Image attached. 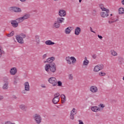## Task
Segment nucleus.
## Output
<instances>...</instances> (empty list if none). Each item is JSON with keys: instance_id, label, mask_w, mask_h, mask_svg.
Wrapping results in <instances>:
<instances>
[{"instance_id": "obj_1", "label": "nucleus", "mask_w": 124, "mask_h": 124, "mask_svg": "<svg viewBox=\"0 0 124 124\" xmlns=\"http://www.w3.org/2000/svg\"><path fill=\"white\" fill-rule=\"evenodd\" d=\"M45 69L48 74H51L57 71V66L54 62L46 64L45 66Z\"/></svg>"}, {"instance_id": "obj_2", "label": "nucleus", "mask_w": 124, "mask_h": 124, "mask_svg": "<svg viewBox=\"0 0 124 124\" xmlns=\"http://www.w3.org/2000/svg\"><path fill=\"white\" fill-rule=\"evenodd\" d=\"M66 62H67V63L68 64H71V63H75L77 62V60L76 58L73 56H71V57L69 56L66 57L65 58Z\"/></svg>"}, {"instance_id": "obj_3", "label": "nucleus", "mask_w": 124, "mask_h": 124, "mask_svg": "<svg viewBox=\"0 0 124 124\" xmlns=\"http://www.w3.org/2000/svg\"><path fill=\"white\" fill-rule=\"evenodd\" d=\"M34 120L35 121L36 123L40 124L42 122V118L39 114L36 113L33 116Z\"/></svg>"}, {"instance_id": "obj_4", "label": "nucleus", "mask_w": 124, "mask_h": 124, "mask_svg": "<svg viewBox=\"0 0 124 124\" xmlns=\"http://www.w3.org/2000/svg\"><path fill=\"white\" fill-rule=\"evenodd\" d=\"M10 11L11 12H16V13H20L22 12V9L19 7L16 6L11 7L9 8Z\"/></svg>"}, {"instance_id": "obj_5", "label": "nucleus", "mask_w": 124, "mask_h": 124, "mask_svg": "<svg viewBox=\"0 0 124 124\" xmlns=\"http://www.w3.org/2000/svg\"><path fill=\"white\" fill-rule=\"evenodd\" d=\"M48 82L52 84L53 87H57V78L55 77H51L48 78Z\"/></svg>"}, {"instance_id": "obj_6", "label": "nucleus", "mask_w": 124, "mask_h": 124, "mask_svg": "<svg viewBox=\"0 0 124 124\" xmlns=\"http://www.w3.org/2000/svg\"><path fill=\"white\" fill-rule=\"evenodd\" d=\"M105 12H102L100 13V16L102 18H106L109 16V9L106 10L105 11H103Z\"/></svg>"}, {"instance_id": "obj_7", "label": "nucleus", "mask_w": 124, "mask_h": 124, "mask_svg": "<svg viewBox=\"0 0 124 124\" xmlns=\"http://www.w3.org/2000/svg\"><path fill=\"white\" fill-rule=\"evenodd\" d=\"M90 91L93 93H95L98 92V89L95 86H92L90 88Z\"/></svg>"}, {"instance_id": "obj_8", "label": "nucleus", "mask_w": 124, "mask_h": 124, "mask_svg": "<svg viewBox=\"0 0 124 124\" xmlns=\"http://www.w3.org/2000/svg\"><path fill=\"white\" fill-rule=\"evenodd\" d=\"M55 61V57H52L50 58H49L47 59L46 61H44V63H46L47 62V63H53V62Z\"/></svg>"}, {"instance_id": "obj_9", "label": "nucleus", "mask_w": 124, "mask_h": 124, "mask_svg": "<svg viewBox=\"0 0 124 124\" xmlns=\"http://www.w3.org/2000/svg\"><path fill=\"white\" fill-rule=\"evenodd\" d=\"M59 15L60 17H65L66 15V12L64 10H60L59 11Z\"/></svg>"}, {"instance_id": "obj_10", "label": "nucleus", "mask_w": 124, "mask_h": 124, "mask_svg": "<svg viewBox=\"0 0 124 124\" xmlns=\"http://www.w3.org/2000/svg\"><path fill=\"white\" fill-rule=\"evenodd\" d=\"M16 38L18 43H20V44H24V39L22 38L19 35H16Z\"/></svg>"}, {"instance_id": "obj_11", "label": "nucleus", "mask_w": 124, "mask_h": 124, "mask_svg": "<svg viewBox=\"0 0 124 124\" xmlns=\"http://www.w3.org/2000/svg\"><path fill=\"white\" fill-rule=\"evenodd\" d=\"M11 75H15L17 73V68L16 67H13L10 70Z\"/></svg>"}, {"instance_id": "obj_12", "label": "nucleus", "mask_w": 124, "mask_h": 124, "mask_svg": "<svg viewBox=\"0 0 124 124\" xmlns=\"http://www.w3.org/2000/svg\"><path fill=\"white\" fill-rule=\"evenodd\" d=\"M11 24L13 28H17L19 26L18 22L15 20H11Z\"/></svg>"}, {"instance_id": "obj_13", "label": "nucleus", "mask_w": 124, "mask_h": 124, "mask_svg": "<svg viewBox=\"0 0 124 124\" xmlns=\"http://www.w3.org/2000/svg\"><path fill=\"white\" fill-rule=\"evenodd\" d=\"M81 33V28L80 27H76L75 29V34L79 35Z\"/></svg>"}, {"instance_id": "obj_14", "label": "nucleus", "mask_w": 124, "mask_h": 124, "mask_svg": "<svg viewBox=\"0 0 124 124\" xmlns=\"http://www.w3.org/2000/svg\"><path fill=\"white\" fill-rule=\"evenodd\" d=\"M91 110L93 112H95V113L100 111V108L96 106H93L91 107Z\"/></svg>"}, {"instance_id": "obj_15", "label": "nucleus", "mask_w": 124, "mask_h": 124, "mask_svg": "<svg viewBox=\"0 0 124 124\" xmlns=\"http://www.w3.org/2000/svg\"><path fill=\"white\" fill-rule=\"evenodd\" d=\"M24 89L27 90V91H30V84L29 83V82L27 81L25 82L24 83Z\"/></svg>"}, {"instance_id": "obj_16", "label": "nucleus", "mask_w": 124, "mask_h": 124, "mask_svg": "<svg viewBox=\"0 0 124 124\" xmlns=\"http://www.w3.org/2000/svg\"><path fill=\"white\" fill-rule=\"evenodd\" d=\"M19 108L22 111H24V112H26L27 109H28V108L27 106L24 104H21L19 105Z\"/></svg>"}, {"instance_id": "obj_17", "label": "nucleus", "mask_w": 124, "mask_h": 124, "mask_svg": "<svg viewBox=\"0 0 124 124\" xmlns=\"http://www.w3.org/2000/svg\"><path fill=\"white\" fill-rule=\"evenodd\" d=\"M53 27L55 29H59L60 27H61V24L59 23L57 20L54 21V23L53 24Z\"/></svg>"}, {"instance_id": "obj_18", "label": "nucleus", "mask_w": 124, "mask_h": 124, "mask_svg": "<svg viewBox=\"0 0 124 124\" xmlns=\"http://www.w3.org/2000/svg\"><path fill=\"white\" fill-rule=\"evenodd\" d=\"M57 22L59 23V24H62L64 22V18L63 17H58L57 18Z\"/></svg>"}, {"instance_id": "obj_19", "label": "nucleus", "mask_w": 124, "mask_h": 124, "mask_svg": "<svg viewBox=\"0 0 124 124\" xmlns=\"http://www.w3.org/2000/svg\"><path fill=\"white\" fill-rule=\"evenodd\" d=\"M64 32L66 34H69L71 32V27H69L65 29Z\"/></svg>"}, {"instance_id": "obj_20", "label": "nucleus", "mask_w": 124, "mask_h": 124, "mask_svg": "<svg viewBox=\"0 0 124 124\" xmlns=\"http://www.w3.org/2000/svg\"><path fill=\"white\" fill-rule=\"evenodd\" d=\"M61 97L62 99V103L63 104V103H65V101H66V97H65V94H61Z\"/></svg>"}, {"instance_id": "obj_21", "label": "nucleus", "mask_w": 124, "mask_h": 124, "mask_svg": "<svg viewBox=\"0 0 124 124\" xmlns=\"http://www.w3.org/2000/svg\"><path fill=\"white\" fill-rule=\"evenodd\" d=\"M35 42L36 43V44H39L40 43V39H39V35H36L35 36Z\"/></svg>"}, {"instance_id": "obj_22", "label": "nucleus", "mask_w": 124, "mask_h": 124, "mask_svg": "<svg viewBox=\"0 0 124 124\" xmlns=\"http://www.w3.org/2000/svg\"><path fill=\"white\" fill-rule=\"evenodd\" d=\"M60 101V98L54 97L52 99V102L54 104H58Z\"/></svg>"}, {"instance_id": "obj_23", "label": "nucleus", "mask_w": 124, "mask_h": 124, "mask_svg": "<svg viewBox=\"0 0 124 124\" xmlns=\"http://www.w3.org/2000/svg\"><path fill=\"white\" fill-rule=\"evenodd\" d=\"M31 15L30 14H25L22 17L23 21H25V20H27V19H29V18H30Z\"/></svg>"}, {"instance_id": "obj_24", "label": "nucleus", "mask_w": 124, "mask_h": 124, "mask_svg": "<svg viewBox=\"0 0 124 124\" xmlns=\"http://www.w3.org/2000/svg\"><path fill=\"white\" fill-rule=\"evenodd\" d=\"M45 44H46V45L50 46V45H54L55 43L52 42V41L51 40H47L45 42Z\"/></svg>"}, {"instance_id": "obj_25", "label": "nucleus", "mask_w": 124, "mask_h": 124, "mask_svg": "<svg viewBox=\"0 0 124 124\" xmlns=\"http://www.w3.org/2000/svg\"><path fill=\"white\" fill-rule=\"evenodd\" d=\"M110 53H111V54L113 57H116V56H118V53H117V52L115 51V50H110Z\"/></svg>"}, {"instance_id": "obj_26", "label": "nucleus", "mask_w": 124, "mask_h": 124, "mask_svg": "<svg viewBox=\"0 0 124 124\" xmlns=\"http://www.w3.org/2000/svg\"><path fill=\"white\" fill-rule=\"evenodd\" d=\"M99 7L101 9L102 11H104L106 10H107L108 9H106V8L104 7V5L102 4H100L99 5Z\"/></svg>"}, {"instance_id": "obj_27", "label": "nucleus", "mask_w": 124, "mask_h": 124, "mask_svg": "<svg viewBox=\"0 0 124 124\" xmlns=\"http://www.w3.org/2000/svg\"><path fill=\"white\" fill-rule=\"evenodd\" d=\"M83 65H88L89 64V60L87 59V57L85 58V60L83 61Z\"/></svg>"}, {"instance_id": "obj_28", "label": "nucleus", "mask_w": 124, "mask_h": 124, "mask_svg": "<svg viewBox=\"0 0 124 124\" xmlns=\"http://www.w3.org/2000/svg\"><path fill=\"white\" fill-rule=\"evenodd\" d=\"M16 21V22L18 23H22L24 20L23 19V18L22 17H19L18 18H17Z\"/></svg>"}, {"instance_id": "obj_29", "label": "nucleus", "mask_w": 124, "mask_h": 124, "mask_svg": "<svg viewBox=\"0 0 124 124\" xmlns=\"http://www.w3.org/2000/svg\"><path fill=\"white\" fill-rule=\"evenodd\" d=\"M3 90H7L8 89V82H6L2 86Z\"/></svg>"}, {"instance_id": "obj_30", "label": "nucleus", "mask_w": 124, "mask_h": 124, "mask_svg": "<svg viewBox=\"0 0 124 124\" xmlns=\"http://www.w3.org/2000/svg\"><path fill=\"white\" fill-rule=\"evenodd\" d=\"M71 114H72L73 115H76L77 114V110L75 108H73L72 110L71 111Z\"/></svg>"}, {"instance_id": "obj_31", "label": "nucleus", "mask_w": 124, "mask_h": 124, "mask_svg": "<svg viewBox=\"0 0 124 124\" xmlns=\"http://www.w3.org/2000/svg\"><path fill=\"white\" fill-rule=\"evenodd\" d=\"M119 14H124V8H120L119 9Z\"/></svg>"}, {"instance_id": "obj_32", "label": "nucleus", "mask_w": 124, "mask_h": 124, "mask_svg": "<svg viewBox=\"0 0 124 124\" xmlns=\"http://www.w3.org/2000/svg\"><path fill=\"white\" fill-rule=\"evenodd\" d=\"M68 78L70 81H72L73 80V75L72 74H69Z\"/></svg>"}, {"instance_id": "obj_33", "label": "nucleus", "mask_w": 124, "mask_h": 124, "mask_svg": "<svg viewBox=\"0 0 124 124\" xmlns=\"http://www.w3.org/2000/svg\"><path fill=\"white\" fill-rule=\"evenodd\" d=\"M99 70H100L99 69L98 65L95 66V67L94 68V71H95V72H97V71H99Z\"/></svg>"}, {"instance_id": "obj_34", "label": "nucleus", "mask_w": 124, "mask_h": 124, "mask_svg": "<svg viewBox=\"0 0 124 124\" xmlns=\"http://www.w3.org/2000/svg\"><path fill=\"white\" fill-rule=\"evenodd\" d=\"M13 35H14V31H12L11 33L7 34V36H8V37L13 36Z\"/></svg>"}, {"instance_id": "obj_35", "label": "nucleus", "mask_w": 124, "mask_h": 124, "mask_svg": "<svg viewBox=\"0 0 124 124\" xmlns=\"http://www.w3.org/2000/svg\"><path fill=\"white\" fill-rule=\"evenodd\" d=\"M58 86V87H62V82L61 81H57V86Z\"/></svg>"}, {"instance_id": "obj_36", "label": "nucleus", "mask_w": 124, "mask_h": 124, "mask_svg": "<svg viewBox=\"0 0 124 124\" xmlns=\"http://www.w3.org/2000/svg\"><path fill=\"white\" fill-rule=\"evenodd\" d=\"M19 36L21 37L23 39V38H26V37H27V35L24 33L20 34Z\"/></svg>"}, {"instance_id": "obj_37", "label": "nucleus", "mask_w": 124, "mask_h": 124, "mask_svg": "<svg viewBox=\"0 0 124 124\" xmlns=\"http://www.w3.org/2000/svg\"><path fill=\"white\" fill-rule=\"evenodd\" d=\"M99 75L100 76H105L106 75V74L103 72H100L99 73Z\"/></svg>"}, {"instance_id": "obj_38", "label": "nucleus", "mask_w": 124, "mask_h": 124, "mask_svg": "<svg viewBox=\"0 0 124 124\" xmlns=\"http://www.w3.org/2000/svg\"><path fill=\"white\" fill-rule=\"evenodd\" d=\"M98 66H99V68L100 70H102V69H103V68L104 67V66H103V64H102L98 65Z\"/></svg>"}, {"instance_id": "obj_39", "label": "nucleus", "mask_w": 124, "mask_h": 124, "mask_svg": "<svg viewBox=\"0 0 124 124\" xmlns=\"http://www.w3.org/2000/svg\"><path fill=\"white\" fill-rule=\"evenodd\" d=\"M60 96V93H56L54 95V97H56V98H60L59 96Z\"/></svg>"}, {"instance_id": "obj_40", "label": "nucleus", "mask_w": 124, "mask_h": 124, "mask_svg": "<svg viewBox=\"0 0 124 124\" xmlns=\"http://www.w3.org/2000/svg\"><path fill=\"white\" fill-rule=\"evenodd\" d=\"M75 115L74 114H72V113H70V118L71 119V120H74V116Z\"/></svg>"}, {"instance_id": "obj_41", "label": "nucleus", "mask_w": 124, "mask_h": 124, "mask_svg": "<svg viewBox=\"0 0 124 124\" xmlns=\"http://www.w3.org/2000/svg\"><path fill=\"white\" fill-rule=\"evenodd\" d=\"M27 92H29V90H27L24 89V90L22 91V93H23L24 94H26V93H27Z\"/></svg>"}, {"instance_id": "obj_42", "label": "nucleus", "mask_w": 124, "mask_h": 124, "mask_svg": "<svg viewBox=\"0 0 124 124\" xmlns=\"http://www.w3.org/2000/svg\"><path fill=\"white\" fill-rule=\"evenodd\" d=\"M8 80H9L8 78L7 77L4 78L3 80L5 82V83H7V81H8Z\"/></svg>"}, {"instance_id": "obj_43", "label": "nucleus", "mask_w": 124, "mask_h": 124, "mask_svg": "<svg viewBox=\"0 0 124 124\" xmlns=\"http://www.w3.org/2000/svg\"><path fill=\"white\" fill-rule=\"evenodd\" d=\"M98 107H101V108H104V107H105V105H104L103 104H101L98 105Z\"/></svg>"}, {"instance_id": "obj_44", "label": "nucleus", "mask_w": 124, "mask_h": 124, "mask_svg": "<svg viewBox=\"0 0 124 124\" xmlns=\"http://www.w3.org/2000/svg\"><path fill=\"white\" fill-rule=\"evenodd\" d=\"M96 15V11H95V10H93V16H95Z\"/></svg>"}, {"instance_id": "obj_45", "label": "nucleus", "mask_w": 124, "mask_h": 124, "mask_svg": "<svg viewBox=\"0 0 124 124\" xmlns=\"http://www.w3.org/2000/svg\"><path fill=\"white\" fill-rule=\"evenodd\" d=\"M92 58H93L94 59H95L96 58H97V55H96V54H93L92 55Z\"/></svg>"}, {"instance_id": "obj_46", "label": "nucleus", "mask_w": 124, "mask_h": 124, "mask_svg": "<svg viewBox=\"0 0 124 124\" xmlns=\"http://www.w3.org/2000/svg\"><path fill=\"white\" fill-rule=\"evenodd\" d=\"M17 83H18V80L17 79L14 80V85H17Z\"/></svg>"}, {"instance_id": "obj_47", "label": "nucleus", "mask_w": 124, "mask_h": 124, "mask_svg": "<svg viewBox=\"0 0 124 124\" xmlns=\"http://www.w3.org/2000/svg\"><path fill=\"white\" fill-rule=\"evenodd\" d=\"M46 57H47V54L43 55L42 57L43 60H45V59H46Z\"/></svg>"}, {"instance_id": "obj_48", "label": "nucleus", "mask_w": 124, "mask_h": 124, "mask_svg": "<svg viewBox=\"0 0 124 124\" xmlns=\"http://www.w3.org/2000/svg\"><path fill=\"white\" fill-rule=\"evenodd\" d=\"M2 53H3V51H2L1 49H0V58L1 57Z\"/></svg>"}, {"instance_id": "obj_49", "label": "nucleus", "mask_w": 124, "mask_h": 124, "mask_svg": "<svg viewBox=\"0 0 124 124\" xmlns=\"http://www.w3.org/2000/svg\"><path fill=\"white\" fill-rule=\"evenodd\" d=\"M98 38H99V39H100L101 40H102V38H103V37H102V36L100 35H98Z\"/></svg>"}, {"instance_id": "obj_50", "label": "nucleus", "mask_w": 124, "mask_h": 124, "mask_svg": "<svg viewBox=\"0 0 124 124\" xmlns=\"http://www.w3.org/2000/svg\"><path fill=\"white\" fill-rule=\"evenodd\" d=\"M90 31H91V32H93V33H95V32L93 30V28L92 27H90Z\"/></svg>"}, {"instance_id": "obj_51", "label": "nucleus", "mask_w": 124, "mask_h": 124, "mask_svg": "<svg viewBox=\"0 0 124 124\" xmlns=\"http://www.w3.org/2000/svg\"><path fill=\"white\" fill-rule=\"evenodd\" d=\"M79 124H84V123L82 120H78Z\"/></svg>"}, {"instance_id": "obj_52", "label": "nucleus", "mask_w": 124, "mask_h": 124, "mask_svg": "<svg viewBox=\"0 0 124 124\" xmlns=\"http://www.w3.org/2000/svg\"><path fill=\"white\" fill-rule=\"evenodd\" d=\"M17 78H18V76H16L14 77V80H17Z\"/></svg>"}, {"instance_id": "obj_53", "label": "nucleus", "mask_w": 124, "mask_h": 124, "mask_svg": "<svg viewBox=\"0 0 124 124\" xmlns=\"http://www.w3.org/2000/svg\"><path fill=\"white\" fill-rule=\"evenodd\" d=\"M2 99H3V96L0 95V101L2 100Z\"/></svg>"}, {"instance_id": "obj_54", "label": "nucleus", "mask_w": 124, "mask_h": 124, "mask_svg": "<svg viewBox=\"0 0 124 124\" xmlns=\"http://www.w3.org/2000/svg\"><path fill=\"white\" fill-rule=\"evenodd\" d=\"M41 87L42 88H46V86H45V85H43V84H42V85H41Z\"/></svg>"}, {"instance_id": "obj_55", "label": "nucleus", "mask_w": 124, "mask_h": 124, "mask_svg": "<svg viewBox=\"0 0 124 124\" xmlns=\"http://www.w3.org/2000/svg\"><path fill=\"white\" fill-rule=\"evenodd\" d=\"M114 21H108V23H109V24H112V23H114Z\"/></svg>"}, {"instance_id": "obj_56", "label": "nucleus", "mask_w": 124, "mask_h": 124, "mask_svg": "<svg viewBox=\"0 0 124 124\" xmlns=\"http://www.w3.org/2000/svg\"><path fill=\"white\" fill-rule=\"evenodd\" d=\"M21 2H25L27 0H19Z\"/></svg>"}, {"instance_id": "obj_57", "label": "nucleus", "mask_w": 124, "mask_h": 124, "mask_svg": "<svg viewBox=\"0 0 124 124\" xmlns=\"http://www.w3.org/2000/svg\"><path fill=\"white\" fill-rule=\"evenodd\" d=\"M13 98H15V99H16L17 98V97H16V95H13Z\"/></svg>"}, {"instance_id": "obj_58", "label": "nucleus", "mask_w": 124, "mask_h": 124, "mask_svg": "<svg viewBox=\"0 0 124 124\" xmlns=\"http://www.w3.org/2000/svg\"><path fill=\"white\" fill-rule=\"evenodd\" d=\"M122 3L123 4V5H124V0H122Z\"/></svg>"}, {"instance_id": "obj_59", "label": "nucleus", "mask_w": 124, "mask_h": 124, "mask_svg": "<svg viewBox=\"0 0 124 124\" xmlns=\"http://www.w3.org/2000/svg\"><path fill=\"white\" fill-rule=\"evenodd\" d=\"M120 59L121 61H124V58H123V57H120Z\"/></svg>"}, {"instance_id": "obj_60", "label": "nucleus", "mask_w": 124, "mask_h": 124, "mask_svg": "<svg viewBox=\"0 0 124 124\" xmlns=\"http://www.w3.org/2000/svg\"><path fill=\"white\" fill-rule=\"evenodd\" d=\"M82 2V0H79V2Z\"/></svg>"}, {"instance_id": "obj_61", "label": "nucleus", "mask_w": 124, "mask_h": 124, "mask_svg": "<svg viewBox=\"0 0 124 124\" xmlns=\"http://www.w3.org/2000/svg\"><path fill=\"white\" fill-rule=\"evenodd\" d=\"M117 21H118V19H116L115 21H114V22H117Z\"/></svg>"}, {"instance_id": "obj_62", "label": "nucleus", "mask_w": 124, "mask_h": 124, "mask_svg": "<svg viewBox=\"0 0 124 124\" xmlns=\"http://www.w3.org/2000/svg\"><path fill=\"white\" fill-rule=\"evenodd\" d=\"M123 80L124 81V76L123 78Z\"/></svg>"}, {"instance_id": "obj_63", "label": "nucleus", "mask_w": 124, "mask_h": 124, "mask_svg": "<svg viewBox=\"0 0 124 124\" xmlns=\"http://www.w3.org/2000/svg\"><path fill=\"white\" fill-rule=\"evenodd\" d=\"M110 16H113V15L112 14H110Z\"/></svg>"}]
</instances>
